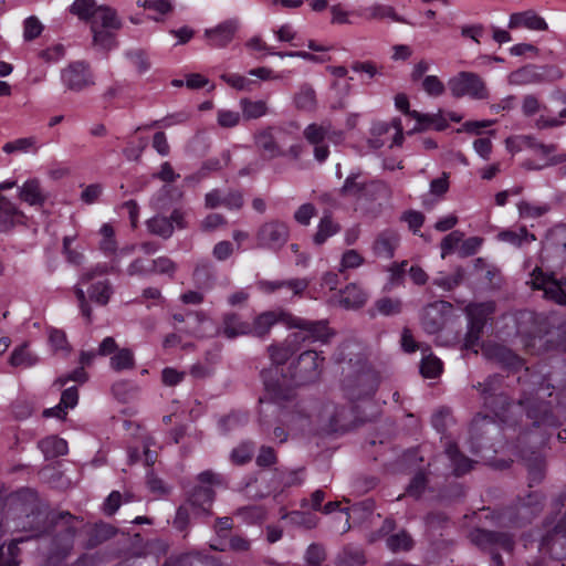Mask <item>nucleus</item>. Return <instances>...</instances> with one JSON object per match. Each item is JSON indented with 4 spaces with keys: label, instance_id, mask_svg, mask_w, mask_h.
<instances>
[{
    "label": "nucleus",
    "instance_id": "obj_24",
    "mask_svg": "<svg viewBox=\"0 0 566 566\" xmlns=\"http://www.w3.org/2000/svg\"><path fill=\"white\" fill-rule=\"evenodd\" d=\"M366 302L367 293L355 283H350L339 291L338 304L346 310H358Z\"/></svg>",
    "mask_w": 566,
    "mask_h": 566
},
{
    "label": "nucleus",
    "instance_id": "obj_21",
    "mask_svg": "<svg viewBox=\"0 0 566 566\" xmlns=\"http://www.w3.org/2000/svg\"><path fill=\"white\" fill-rule=\"evenodd\" d=\"M254 144L262 158L266 160H272L285 155L274 137L273 127L258 132L254 135Z\"/></svg>",
    "mask_w": 566,
    "mask_h": 566
},
{
    "label": "nucleus",
    "instance_id": "obj_17",
    "mask_svg": "<svg viewBox=\"0 0 566 566\" xmlns=\"http://www.w3.org/2000/svg\"><path fill=\"white\" fill-rule=\"evenodd\" d=\"M452 305L446 301H437L427 305L421 315L422 328L428 334H436L442 329L446 315L450 313Z\"/></svg>",
    "mask_w": 566,
    "mask_h": 566
},
{
    "label": "nucleus",
    "instance_id": "obj_42",
    "mask_svg": "<svg viewBox=\"0 0 566 566\" xmlns=\"http://www.w3.org/2000/svg\"><path fill=\"white\" fill-rule=\"evenodd\" d=\"M109 365L115 371L133 369L135 367L133 352L129 348L117 349L111 357Z\"/></svg>",
    "mask_w": 566,
    "mask_h": 566
},
{
    "label": "nucleus",
    "instance_id": "obj_64",
    "mask_svg": "<svg viewBox=\"0 0 566 566\" xmlns=\"http://www.w3.org/2000/svg\"><path fill=\"white\" fill-rule=\"evenodd\" d=\"M150 268L153 269L151 274L159 273L174 276L177 265L171 259L167 256H160L150 261Z\"/></svg>",
    "mask_w": 566,
    "mask_h": 566
},
{
    "label": "nucleus",
    "instance_id": "obj_18",
    "mask_svg": "<svg viewBox=\"0 0 566 566\" xmlns=\"http://www.w3.org/2000/svg\"><path fill=\"white\" fill-rule=\"evenodd\" d=\"M239 29V21L237 19H229L218 24L214 28L207 29L205 36L209 45L214 48L227 46L234 38Z\"/></svg>",
    "mask_w": 566,
    "mask_h": 566
},
{
    "label": "nucleus",
    "instance_id": "obj_37",
    "mask_svg": "<svg viewBox=\"0 0 566 566\" xmlns=\"http://www.w3.org/2000/svg\"><path fill=\"white\" fill-rule=\"evenodd\" d=\"M240 107L244 119H256L264 116L268 111V104L265 101H252L250 98H242L240 101Z\"/></svg>",
    "mask_w": 566,
    "mask_h": 566
},
{
    "label": "nucleus",
    "instance_id": "obj_20",
    "mask_svg": "<svg viewBox=\"0 0 566 566\" xmlns=\"http://www.w3.org/2000/svg\"><path fill=\"white\" fill-rule=\"evenodd\" d=\"M243 196L239 190H230L228 193L223 195L219 189H213L205 197V206L208 209L224 206L231 210H239L243 207Z\"/></svg>",
    "mask_w": 566,
    "mask_h": 566
},
{
    "label": "nucleus",
    "instance_id": "obj_19",
    "mask_svg": "<svg viewBox=\"0 0 566 566\" xmlns=\"http://www.w3.org/2000/svg\"><path fill=\"white\" fill-rule=\"evenodd\" d=\"M399 241L400 237L397 231L385 229L376 235L371 247L373 252L379 259L390 260L395 255Z\"/></svg>",
    "mask_w": 566,
    "mask_h": 566
},
{
    "label": "nucleus",
    "instance_id": "obj_31",
    "mask_svg": "<svg viewBox=\"0 0 566 566\" xmlns=\"http://www.w3.org/2000/svg\"><path fill=\"white\" fill-rule=\"evenodd\" d=\"M402 301L397 297H380L375 301L370 315L375 316V312L384 316H394L402 312Z\"/></svg>",
    "mask_w": 566,
    "mask_h": 566
},
{
    "label": "nucleus",
    "instance_id": "obj_62",
    "mask_svg": "<svg viewBox=\"0 0 566 566\" xmlns=\"http://www.w3.org/2000/svg\"><path fill=\"white\" fill-rule=\"evenodd\" d=\"M36 359L25 350V345L15 348L10 356V364L14 367H29L34 365Z\"/></svg>",
    "mask_w": 566,
    "mask_h": 566
},
{
    "label": "nucleus",
    "instance_id": "obj_55",
    "mask_svg": "<svg viewBox=\"0 0 566 566\" xmlns=\"http://www.w3.org/2000/svg\"><path fill=\"white\" fill-rule=\"evenodd\" d=\"M295 350L296 348L291 347L289 344L271 345L268 347L270 358L275 365L285 364Z\"/></svg>",
    "mask_w": 566,
    "mask_h": 566
},
{
    "label": "nucleus",
    "instance_id": "obj_49",
    "mask_svg": "<svg viewBox=\"0 0 566 566\" xmlns=\"http://www.w3.org/2000/svg\"><path fill=\"white\" fill-rule=\"evenodd\" d=\"M93 32V43L101 49L108 51L116 45V39L114 33L109 29H98L95 25H91Z\"/></svg>",
    "mask_w": 566,
    "mask_h": 566
},
{
    "label": "nucleus",
    "instance_id": "obj_61",
    "mask_svg": "<svg viewBox=\"0 0 566 566\" xmlns=\"http://www.w3.org/2000/svg\"><path fill=\"white\" fill-rule=\"evenodd\" d=\"M247 422V417L240 413H229L219 420V428L223 433L238 429Z\"/></svg>",
    "mask_w": 566,
    "mask_h": 566
},
{
    "label": "nucleus",
    "instance_id": "obj_50",
    "mask_svg": "<svg viewBox=\"0 0 566 566\" xmlns=\"http://www.w3.org/2000/svg\"><path fill=\"white\" fill-rule=\"evenodd\" d=\"M328 130L326 124H310L303 130L304 138L313 146L322 144L326 139Z\"/></svg>",
    "mask_w": 566,
    "mask_h": 566
},
{
    "label": "nucleus",
    "instance_id": "obj_29",
    "mask_svg": "<svg viewBox=\"0 0 566 566\" xmlns=\"http://www.w3.org/2000/svg\"><path fill=\"white\" fill-rule=\"evenodd\" d=\"M101 23L102 29L119 30L122 21L118 19L117 13L109 7H98L92 18V25L97 27Z\"/></svg>",
    "mask_w": 566,
    "mask_h": 566
},
{
    "label": "nucleus",
    "instance_id": "obj_36",
    "mask_svg": "<svg viewBox=\"0 0 566 566\" xmlns=\"http://www.w3.org/2000/svg\"><path fill=\"white\" fill-rule=\"evenodd\" d=\"M295 106L304 112H312L316 108V93L315 90L308 85H301L298 92L294 96Z\"/></svg>",
    "mask_w": 566,
    "mask_h": 566
},
{
    "label": "nucleus",
    "instance_id": "obj_1",
    "mask_svg": "<svg viewBox=\"0 0 566 566\" xmlns=\"http://www.w3.org/2000/svg\"><path fill=\"white\" fill-rule=\"evenodd\" d=\"M12 505L21 507V510L33 516V522L29 524L28 530L32 532L30 536H22L14 538L4 549L9 556L18 558L20 543L30 538L39 537L43 534H55V543L61 553H67L73 545L76 534L75 524L78 518L69 512H61L59 514H48L46 506L42 504L38 497V493L29 488L21 489L9 496ZM23 528H27L24 525Z\"/></svg>",
    "mask_w": 566,
    "mask_h": 566
},
{
    "label": "nucleus",
    "instance_id": "obj_2",
    "mask_svg": "<svg viewBox=\"0 0 566 566\" xmlns=\"http://www.w3.org/2000/svg\"><path fill=\"white\" fill-rule=\"evenodd\" d=\"M518 405L526 410L527 418L533 421L534 430L521 438L523 442H534L544 446L551 437L548 428L558 424L557 417L553 413L551 403L537 397H523Z\"/></svg>",
    "mask_w": 566,
    "mask_h": 566
},
{
    "label": "nucleus",
    "instance_id": "obj_25",
    "mask_svg": "<svg viewBox=\"0 0 566 566\" xmlns=\"http://www.w3.org/2000/svg\"><path fill=\"white\" fill-rule=\"evenodd\" d=\"M521 27L536 31H545L548 28L545 20L533 10L511 14L509 28L516 29Z\"/></svg>",
    "mask_w": 566,
    "mask_h": 566
},
{
    "label": "nucleus",
    "instance_id": "obj_52",
    "mask_svg": "<svg viewBox=\"0 0 566 566\" xmlns=\"http://www.w3.org/2000/svg\"><path fill=\"white\" fill-rule=\"evenodd\" d=\"M214 551L219 552H226V551H233V552H247L250 548V542L240 536V535H233L229 538L228 542H220V545L211 546Z\"/></svg>",
    "mask_w": 566,
    "mask_h": 566
},
{
    "label": "nucleus",
    "instance_id": "obj_40",
    "mask_svg": "<svg viewBox=\"0 0 566 566\" xmlns=\"http://www.w3.org/2000/svg\"><path fill=\"white\" fill-rule=\"evenodd\" d=\"M366 558L359 548L346 547L337 555L336 566H364Z\"/></svg>",
    "mask_w": 566,
    "mask_h": 566
},
{
    "label": "nucleus",
    "instance_id": "obj_11",
    "mask_svg": "<svg viewBox=\"0 0 566 566\" xmlns=\"http://www.w3.org/2000/svg\"><path fill=\"white\" fill-rule=\"evenodd\" d=\"M289 227L279 220H271L263 223L256 234V245L273 251L280 250L289 240Z\"/></svg>",
    "mask_w": 566,
    "mask_h": 566
},
{
    "label": "nucleus",
    "instance_id": "obj_43",
    "mask_svg": "<svg viewBox=\"0 0 566 566\" xmlns=\"http://www.w3.org/2000/svg\"><path fill=\"white\" fill-rule=\"evenodd\" d=\"M387 547L394 552H407L412 548L413 539L410 534L402 530L396 534L390 535L386 539Z\"/></svg>",
    "mask_w": 566,
    "mask_h": 566
},
{
    "label": "nucleus",
    "instance_id": "obj_45",
    "mask_svg": "<svg viewBox=\"0 0 566 566\" xmlns=\"http://www.w3.org/2000/svg\"><path fill=\"white\" fill-rule=\"evenodd\" d=\"M479 391L482 400L486 396H494L503 390V377L499 374L489 376L483 382L474 386Z\"/></svg>",
    "mask_w": 566,
    "mask_h": 566
},
{
    "label": "nucleus",
    "instance_id": "obj_16",
    "mask_svg": "<svg viewBox=\"0 0 566 566\" xmlns=\"http://www.w3.org/2000/svg\"><path fill=\"white\" fill-rule=\"evenodd\" d=\"M541 258L543 262L566 259V224L557 226L548 231L543 242Z\"/></svg>",
    "mask_w": 566,
    "mask_h": 566
},
{
    "label": "nucleus",
    "instance_id": "obj_3",
    "mask_svg": "<svg viewBox=\"0 0 566 566\" xmlns=\"http://www.w3.org/2000/svg\"><path fill=\"white\" fill-rule=\"evenodd\" d=\"M216 492L210 486L196 485L187 492L186 501L177 509L174 526L185 531L191 518H203L212 515Z\"/></svg>",
    "mask_w": 566,
    "mask_h": 566
},
{
    "label": "nucleus",
    "instance_id": "obj_35",
    "mask_svg": "<svg viewBox=\"0 0 566 566\" xmlns=\"http://www.w3.org/2000/svg\"><path fill=\"white\" fill-rule=\"evenodd\" d=\"M488 353L491 357L495 358L497 361L503 364L510 368H520L522 366V360L518 356H516L511 349L501 346L494 345L488 348Z\"/></svg>",
    "mask_w": 566,
    "mask_h": 566
},
{
    "label": "nucleus",
    "instance_id": "obj_59",
    "mask_svg": "<svg viewBox=\"0 0 566 566\" xmlns=\"http://www.w3.org/2000/svg\"><path fill=\"white\" fill-rule=\"evenodd\" d=\"M369 15L371 19H384V18H390L394 21L406 23L407 21L398 15L395 11V9L390 6L386 4H374L369 9Z\"/></svg>",
    "mask_w": 566,
    "mask_h": 566
},
{
    "label": "nucleus",
    "instance_id": "obj_39",
    "mask_svg": "<svg viewBox=\"0 0 566 566\" xmlns=\"http://www.w3.org/2000/svg\"><path fill=\"white\" fill-rule=\"evenodd\" d=\"M389 193L385 182L379 180L366 181L358 200L375 201L379 198L387 197Z\"/></svg>",
    "mask_w": 566,
    "mask_h": 566
},
{
    "label": "nucleus",
    "instance_id": "obj_32",
    "mask_svg": "<svg viewBox=\"0 0 566 566\" xmlns=\"http://www.w3.org/2000/svg\"><path fill=\"white\" fill-rule=\"evenodd\" d=\"M446 453L452 463L453 473L457 476L463 475L471 470L472 461L462 454L455 444L449 443L446 448Z\"/></svg>",
    "mask_w": 566,
    "mask_h": 566
},
{
    "label": "nucleus",
    "instance_id": "obj_38",
    "mask_svg": "<svg viewBox=\"0 0 566 566\" xmlns=\"http://www.w3.org/2000/svg\"><path fill=\"white\" fill-rule=\"evenodd\" d=\"M497 239L500 241L507 242L514 247H521L523 243H530L536 240L533 233H530L525 227L518 229V231L504 230L499 232Z\"/></svg>",
    "mask_w": 566,
    "mask_h": 566
},
{
    "label": "nucleus",
    "instance_id": "obj_47",
    "mask_svg": "<svg viewBox=\"0 0 566 566\" xmlns=\"http://www.w3.org/2000/svg\"><path fill=\"white\" fill-rule=\"evenodd\" d=\"M483 406L491 410L494 415L500 416L505 412L510 406L509 396L502 390L494 396H486Z\"/></svg>",
    "mask_w": 566,
    "mask_h": 566
},
{
    "label": "nucleus",
    "instance_id": "obj_58",
    "mask_svg": "<svg viewBox=\"0 0 566 566\" xmlns=\"http://www.w3.org/2000/svg\"><path fill=\"white\" fill-rule=\"evenodd\" d=\"M483 328L484 326L480 325V323L469 321V327L464 338L465 349H471L474 350V353H478L475 347L479 345Z\"/></svg>",
    "mask_w": 566,
    "mask_h": 566
},
{
    "label": "nucleus",
    "instance_id": "obj_46",
    "mask_svg": "<svg viewBox=\"0 0 566 566\" xmlns=\"http://www.w3.org/2000/svg\"><path fill=\"white\" fill-rule=\"evenodd\" d=\"M2 150L7 154L12 153H36V138L35 137H24L18 138L15 140L9 142L3 145Z\"/></svg>",
    "mask_w": 566,
    "mask_h": 566
},
{
    "label": "nucleus",
    "instance_id": "obj_12",
    "mask_svg": "<svg viewBox=\"0 0 566 566\" xmlns=\"http://www.w3.org/2000/svg\"><path fill=\"white\" fill-rule=\"evenodd\" d=\"M563 73L555 66H536L533 64L512 72L509 82L514 85H526L562 78Z\"/></svg>",
    "mask_w": 566,
    "mask_h": 566
},
{
    "label": "nucleus",
    "instance_id": "obj_48",
    "mask_svg": "<svg viewBox=\"0 0 566 566\" xmlns=\"http://www.w3.org/2000/svg\"><path fill=\"white\" fill-rule=\"evenodd\" d=\"M113 293L109 281H101L93 284L88 291L90 298L99 305H106Z\"/></svg>",
    "mask_w": 566,
    "mask_h": 566
},
{
    "label": "nucleus",
    "instance_id": "obj_22",
    "mask_svg": "<svg viewBox=\"0 0 566 566\" xmlns=\"http://www.w3.org/2000/svg\"><path fill=\"white\" fill-rule=\"evenodd\" d=\"M521 454L528 470L531 485L539 483L545 475V460L539 450L522 449Z\"/></svg>",
    "mask_w": 566,
    "mask_h": 566
},
{
    "label": "nucleus",
    "instance_id": "obj_56",
    "mask_svg": "<svg viewBox=\"0 0 566 566\" xmlns=\"http://www.w3.org/2000/svg\"><path fill=\"white\" fill-rule=\"evenodd\" d=\"M365 182L366 181H358V175L352 174L345 179L339 192L344 197H354L358 200Z\"/></svg>",
    "mask_w": 566,
    "mask_h": 566
},
{
    "label": "nucleus",
    "instance_id": "obj_10",
    "mask_svg": "<svg viewBox=\"0 0 566 566\" xmlns=\"http://www.w3.org/2000/svg\"><path fill=\"white\" fill-rule=\"evenodd\" d=\"M448 86L451 94L457 98L470 96L474 99H485L489 96V92L483 80L472 72H460L458 75L449 80Z\"/></svg>",
    "mask_w": 566,
    "mask_h": 566
},
{
    "label": "nucleus",
    "instance_id": "obj_60",
    "mask_svg": "<svg viewBox=\"0 0 566 566\" xmlns=\"http://www.w3.org/2000/svg\"><path fill=\"white\" fill-rule=\"evenodd\" d=\"M254 451L253 442H243L232 450L231 460L235 464H244L252 459Z\"/></svg>",
    "mask_w": 566,
    "mask_h": 566
},
{
    "label": "nucleus",
    "instance_id": "obj_41",
    "mask_svg": "<svg viewBox=\"0 0 566 566\" xmlns=\"http://www.w3.org/2000/svg\"><path fill=\"white\" fill-rule=\"evenodd\" d=\"M150 233L168 239L172 235L175 227L167 217L156 216L147 221Z\"/></svg>",
    "mask_w": 566,
    "mask_h": 566
},
{
    "label": "nucleus",
    "instance_id": "obj_15",
    "mask_svg": "<svg viewBox=\"0 0 566 566\" xmlns=\"http://www.w3.org/2000/svg\"><path fill=\"white\" fill-rule=\"evenodd\" d=\"M378 386L377 377L371 370H361L354 377L344 379V388L350 399L371 396Z\"/></svg>",
    "mask_w": 566,
    "mask_h": 566
},
{
    "label": "nucleus",
    "instance_id": "obj_51",
    "mask_svg": "<svg viewBox=\"0 0 566 566\" xmlns=\"http://www.w3.org/2000/svg\"><path fill=\"white\" fill-rule=\"evenodd\" d=\"M566 537V512L558 522L542 536L541 548H548L555 537Z\"/></svg>",
    "mask_w": 566,
    "mask_h": 566
},
{
    "label": "nucleus",
    "instance_id": "obj_9",
    "mask_svg": "<svg viewBox=\"0 0 566 566\" xmlns=\"http://www.w3.org/2000/svg\"><path fill=\"white\" fill-rule=\"evenodd\" d=\"M470 539L480 549L489 554L500 549L511 553L515 546L514 536L507 532L476 528L470 533Z\"/></svg>",
    "mask_w": 566,
    "mask_h": 566
},
{
    "label": "nucleus",
    "instance_id": "obj_27",
    "mask_svg": "<svg viewBox=\"0 0 566 566\" xmlns=\"http://www.w3.org/2000/svg\"><path fill=\"white\" fill-rule=\"evenodd\" d=\"M192 279L199 290H211L216 282V272L212 263L200 261L193 270Z\"/></svg>",
    "mask_w": 566,
    "mask_h": 566
},
{
    "label": "nucleus",
    "instance_id": "obj_28",
    "mask_svg": "<svg viewBox=\"0 0 566 566\" xmlns=\"http://www.w3.org/2000/svg\"><path fill=\"white\" fill-rule=\"evenodd\" d=\"M22 217V212L12 202L0 196V232L12 228Z\"/></svg>",
    "mask_w": 566,
    "mask_h": 566
},
{
    "label": "nucleus",
    "instance_id": "obj_33",
    "mask_svg": "<svg viewBox=\"0 0 566 566\" xmlns=\"http://www.w3.org/2000/svg\"><path fill=\"white\" fill-rule=\"evenodd\" d=\"M39 448L43 452L45 459H54L67 453V443L57 437H48L39 442Z\"/></svg>",
    "mask_w": 566,
    "mask_h": 566
},
{
    "label": "nucleus",
    "instance_id": "obj_26",
    "mask_svg": "<svg viewBox=\"0 0 566 566\" xmlns=\"http://www.w3.org/2000/svg\"><path fill=\"white\" fill-rule=\"evenodd\" d=\"M20 199L31 206H43L48 197L44 193L39 179L27 180L20 188Z\"/></svg>",
    "mask_w": 566,
    "mask_h": 566
},
{
    "label": "nucleus",
    "instance_id": "obj_8",
    "mask_svg": "<svg viewBox=\"0 0 566 566\" xmlns=\"http://www.w3.org/2000/svg\"><path fill=\"white\" fill-rule=\"evenodd\" d=\"M324 357H319L315 350H305L292 364L293 380L297 386L315 382L319 379L323 368Z\"/></svg>",
    "mask_w": 566,
    "mask_h": 566
},
{
    "label": "nucleus",
    "instance_id": "obj_7",
    "mask_svg": "<svg viewBox=\"0 0 566 566\" xmlns=\"http://www.w3.org/2000/svg\"><path fill=\"white\" fill-rule=\"evenodd\" d=\"M531 284L534 290H542L544 297L558 305H566V279H556L553 273H545L536 266L531 273Z\"/></svg>",
    "mask_w": 566,
    "mask_h": 566
},
{
    "label": "nucleus",
    "instance_id": "obj_23",
    "mask_svg": "<svg viewBox=\"0 0 566 566\" xmlns=\"http://www.w3.org/2000/svg\"><path fill=\"white\" fill-rule=\"evenodd\" d=\"M221 333L229 339L239 336H250V322L243 321L237 313H226L222 317Z\"/></svg>",
    "mask_w": 566,
    "mask_h": 566
},
{
    "label": "nucleus",
    "instance_id": "obj_14",
    "mask_svg": "<svg viewBox=\"0 0 566 566\" xmlns=\"http://www.w3.org/2000/svg\"><path fill=\"white\" fill-rule=\"evenodd\" d=\"M61 78L64 85L74 92H80L91 85H94L90 65L83 61H76L69 64L62 70Z\"/></svg>",
    "mask_w": 566,
    "mask_h": 566
},
{
    "label": "nucleus",
    "instance_id": "obj_34",
    "mask_svg": "<svg viewBox=\"0 0 566 566\" xmlns=\"http://www.w3.org/2000/svg\"><path fill=\"white\" fill-rule=\"evenodd\" d=\"M495 311L494 302H485L479 304H469L465 307V313L468 315L469 321L474 323H480V325L485 326V323L490 315H492Z\"/></svg>",
    "mask_w": 566,
    "mask_h": 566
},
{
    "label": "nucleus",
    "instance_id": "obj_63",
    "mask_svg": "<svg viewBox=\"0 0 566 566\" xmlns=\"http://www.w3.org/2000/svg\"><path fill=\"white\" fill-rule=\"evenodd\" d=\"M126 56L133 62L139 73H145L150 69V61L144 50H130L126 53Z\"/></svg>",
    "mask_w": 566,
    "mask_h": 566
},
{
    "label": "nucleus",
    "instance_id": "obj_5",
    "mask_svg": "<svg viewBox=\"0 0 566 566\" xmlns=\"http://www.w3.org/2000/svg\"><path fill=\"white\" fill-rule=\"evenodd\" d=\"M294 319L298 321L295 325L289 322L284 324L287 328L297 329V332L290 334L286 339L293 348L305 342H326L332 335L326 321H310L297 316H294Z\"/></svg>",
    "mask_w": 566,
    "mask_h": 566
},
{
    "label": "nucleus",
    "instance_id": "obj_44",
    "mask_svg": "<svg viewBox=\"0 0 566 566\" xmlns=\"http://www.w3.org/2000/svg\"><path fill=\"white\" fill-rule=\"evenodd\" d=\"M339 226L335 223L331 214H325L318 224L317 232L314 235V242L317 245L323 244L329 237L337 233Z\"/></svg>",
    "mask_w": 566,
    "mask_h": 566
},
{
    "label": "nucleus",
    "instance_id": "obj_57",
    "mask_svg": "<svg viewBox=\"0 0 566 566\" xmlns=\"http://www.w3.org/2000/svg\"><path fill=\"white\" fill-rule=\"evenodd\" d=\"M273 375H276V370L269 369L262 373V378L266 390L271 392L276 399H287V394L282 390L280 382L273 379Z\"/></svg>",
    "mask_w": 566,
    "mask_h": 566
},
{
    "label": "nucleus",
    "instance_id": "obj_54",
    "mask_svg": "<svg viewBox=\"0 0 566 566\" xmlns=\"http://www.w3.org/2000/svg\"><path fill=\"white\" fill-rule=\"evenodd\" d=\"M97 8L95 0H75L71 7V12L82 20H90Z\"/></svg>",
    "mask_w": 566,
    "mask_h": 566
},
{
    "label": "nucleus",
    "instance_id": "obj_53",
    "mask_svg": "<svg viewBox=\"0 0 566 566\" xmlns=\"http://www.w3.org/2000/svg\"><path fill=\"white\" fill-rule=\"evenodd\" d=\"M442 371V363L441 360L433 356L428 355L422 358L420 364V373L426 378H434L439 376Z\"/></svg>",
    "mask_w": 566,
    "mask_h": 566
},
{
    "label": "nucleus",
    "instance_id": "obj_13",
    "mask_svg": "<svg viewBox=\"0 0 566 566\" xmlns=\"http://www.w3.org/2000/svg\"><path fill=\"white\" fill-rule=\"evenodd\" d=\"M285 322L295 325L298 321H295L294 315L283 308L262 312L250 323V336L265 338L275 324H285Z\"/></svg>",
    "mask_w": 566,
    "mask_h": 566
},
{
    "label": "nucleus",
    "instance_id": "obj_30",
    "mask_svg": "<svg viewBox=\"0 0 566 566\" xmlns=\"http://www.w3.org/2000/svg\"><path fill=\"white\" fill-rule=\"evenodd\" d=\"M99 233L102 234V240L99 242V249L106 254V255H123L125 253H129L133 251V248L122 249L117 253V243L114 239V229L111 224L105 223L102 226Z\"/></svg>",
    "mask_w": 566,
    "mask_h": 566
},
{
    "label": "nucleus",
    "instance_id": "obj_6",
    "mask_svg": "<svg viewBox=\"0 0 566 566\" xmlns=\"http://www.w3.org/2000/svg\"><path fill=\"white\" fill-rule=\"evenodd\" d=\"M542 510L543 496L537 492H532L509 506L504 511V518L515 527H523L530 524Z\"/></svg>",
    "mask_w": 566,
    "mask_h": 566
},
{
    "label": "nucleus",
    "instance_id": "obj_4",
    "mask_svg": "<svg viewBox=\"0 0 566 566\" xmlns=\"http://www.w3.org/2000/svg\"><path fill=\"white\" fill-rule=\"evenodd\" d=\"M322 427L331 432H346L368 421L359 417L357 407L325 405L321 413Z\"/></svg>",
    "mask_w": 566,
    "mask_h": 566
}]
</instances>
